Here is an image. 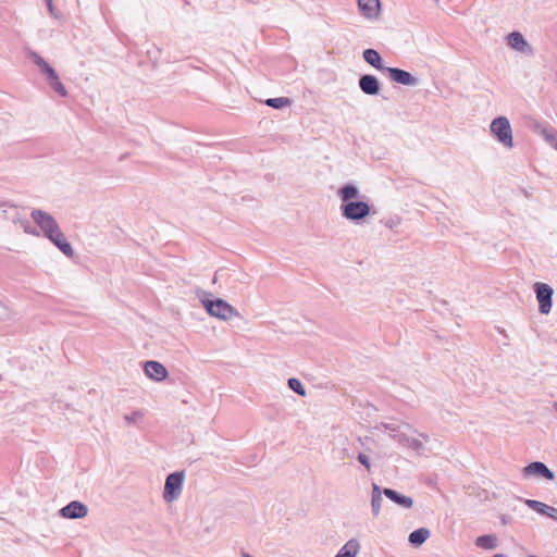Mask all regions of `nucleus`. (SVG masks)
I'll use <instances>...</instances> for the list:
<instances>
[{
	"mask_svg": "<svg viewBox=\"0 0 557 557\" xmlns=\"http://www.w3.org/2000/svg\"><path fill=\"white\" fill-rule=\"evenodd\" d=\"M491 133L497 138V140L503 144L506 148L513 147L512 140V129L510 126V122L506 116H497L495 117L491 125Z\"/></svg>",
	"mask_w": 557,
	"mask_h": 557,
	"instance_id": "obj_1",
	"label": "nucleus"
},
{
	"mask_svg": "<svg viewBox=\"0 0 557 557\" xmlns=\"http://www.w3.org/2000/svg\"><path fill=\"white\" fill-rule=\"evenodd\" d=\"M341 213L348 221L358 222L367 218L371 212V207L362 200H354L341 203Z\"/></svg>",
	"mask_w": 557,
	"mask_h": 557,
	"instance_id": "obj_2",
	"label": "nucleus"
},
{
	"mask_svg": "<svg viewBox=\"0 0 557 557\" xmlns=\"http://www.w3.org/2000/svg\"><path fill=\"white\" fill-rule=\"evenodd\" d=\"M202 305L210 315L219 318L224 321H227L233 317L238 315L236 309H234L228 302L221 298L214 300L203 299Z\"/></svg>",
	"mask_w": 557,
	"mask_h": 557,
	"instance_id": "obj_3",
	"label": "nucleus"
},
{
	"mask_svg": "<svg viewBox=\"0 0 557 557\" xmlns=\"http://www.w3.org/2000/svg\"><path fill=\"white\" fill-rule=\"evenodd\" d=\"M184 479L185 474L183 471H175L166 476L163 491V498L166 502H173L181 496Z\"/></svg>",
	"mask_w": 557,
	"mask_h": 557,
	"instance_id": "obj_4",
	"label": "nucleus"
},
{
	"mask_svg": "<svg viewBox=\"0 0 557 557\" xmlns=\"http://www.w3.org/2000/svg\"><path fill=\"white\" fill-rule=\"evenodd\" d=\"M30 216L47 237L53 235L60 228L54 218L46 211L34 209Z\"/></svg>",
	"mask_w": 557,
	"mask_h": 557,
	"instance_id": "obj_5",
	"label": "nucleus"
},
{
	"mask_svg": "<svg viewBox=\"0 0 557 557\" xmlns=\"http://www.w3.org/2000/svg\"><path fill=\"white\" fill-rule=\"evenodd\" d=\"M533 288L539 301V311L542 314L549 313L553 305V288L548 284L541 282L535 283Z\"/></svg>",
	"mask_w": 557,
	"mask_h": 557,
	"instance_id": "obj_6",
	"label": "nucleus"
},
{
	"mask_svg": "<svg viewBox=\"0 0 557 557\" xmlns=\"http://www.w3.org/2000/svg\"><path fill=\"white\" fill-rule=\"evenodd\" d=\"M522 474L524 478L536 476L548 481H553L555 479L554 472L542 461L530 462L522 469Z\"/></svg>",
	"mask_w": 557,
	"mask_h": 557,
	"instance_id": "obj_7",
	"label": "nucleus"
},
{
	"mask_svg": "<svg viewBox=\"0 0 557 557\" xmlns=\"http://www.w3.org/2000/svg\"><path fill=\"white\" fill-rule=\"evenodd\" d=\"M88 508L79 500H72L59 510V515L66 519H81L86 517Z\"/></svg>",
	"mask_w": 557,
	"mask_h": 557,
	"instance_id": "obj_8",
	"label": "nucleus"
},
{
	"mask_svg": "<svg viewBox=\"0 0 557 557\" xmlns=\"http://www.w3.org/2000/svg\"><path fill=\"white\" fill-rule=\"evenodd\" d=\"M386 72L389 78L397 84L405 86H417L419 84V79L408 71L388 66L386 67Z\"/></svg>",
	"mask_w": 557,
	"mask_h": 557,
	"instance_id": "obj_9",
	"label": "nucleus"
},
{
	"mask_svg": "<svg viewBox=\"0 0 557 557\" xmlns=\"http://www.w3.org/2000/svg\"><path fill=\"white\" fill-rule=\"evenodd\" d=\"M358 86L360 90L368 96H376L381 90V83L372 74H363L359 77Z\"/></svg>",
	"mask_w": 557,
	"mask_h": 557,
	"instance_id": "obj_10",
	"label": "nucleus"
},
{
	"mask_svg": "<svg viewBox=\"0 0 557 557\" xmlns=\"http://www.w3.org/2000/svg\"><path fill=\"white\" fill-rule=\"evenodd\" d=\"M144 370L146 375L157 382L165 380L169 375L166 368L159 361L149 360L145 363Z\"/></svg>",
	"mask_w": 557,
	"mask_h": 557,
	"instance_id": "obj_11",
	"label": "nucleus"
},
{
	"mask_svg": "<svg viewBox=\"0 0 557 557\" xmlns=\"http://www.w3.org/2000/svg\"><path fill=\"white\" fill-rule=\"evenodd\" d=\"M358 8L362 16L372 20L379 17L381 2L380 0H358Z\"/></svg>",
	"mask_w": 557,
	"mask_h": 557,
	"instance_id": "obj_12",
	"label": "nucleus"
},
{
	"mask_svg": "<svg viewBox=\"0 0 557 557\" xmlns=\"http://www.w3.org/2000/svg\"><path fill=\"white\" fill-rule=\"evenodd\" d=\"M28 59H30L40 70V72L46 75L48 82L58 76L57 72L52 66H50L46 60L39 55L37 52L29 50L27 52Z\"/></svg>",
	"mask_w": 557,
	"mask_h": 557,
	"instance_id": "obj_13",
	"label": "nucleus"
},
{
	"mask_svg": "<svg viewBox=\"0 0 557 557\" xmlns=\"http://www.w3.org/2000/svg\"><path fill=\"white\" fill-rule=\"evenodd\" d=\"M525 505L537 513L549 517L557 521V508L535 499H527Z\"/></svg>",
	"mask_w": 557,
	"mask_h": 557,
	"instance_id": "obj_14",
	"label": "nucleus"
},
{
	"mask_svg": "<svg viewBox=\"0 0 557 557\" xmlns=\"http://www.w3.org/2000/svg\"><path fill=\"white\" fill-rule=\"evenodd\" d=\"M66 257L72 258L74 256V249L67 242L64 234L59 228L53 235L48 237Z\"/></svg>",
	"mask_w": 557,
	"mask_h": 557,
	"instance_id": "obj_15",
	"label": "nucleus"
},
{
	"mask_svg": "<svg viewBox=\"0 0 557 557\" xmlns=\"http://www.w3.org/2000/svg\"><path fill=\"white\" fill-rule=\"evenodd\" d=\"M383 494L393 503L397 504L403 508H411L413 505V499L411 497L403 495L393 488H383Z\"/></svg>",
	"mask_w": 557,
	"mask_h": 557,
	"instance_id": "obj_16",
	"label": "nucleus"
},
{
	"mask_svg": "<svg viewBox=\"0 0 557 557\" xmlns=\"http://www.w3.org/2000/svg\"><path fill=\"white\" fill-rule=\"evenodd\" d=\"M532 127L549 146L557 150V132L553 127L543 126L539 122H535Z\"/></svg>",
	"mask_w": 557,
	"mask_h": 557,
	"instance_id": "obj_17",
	"label": "nucleus"
},
{
	"mask_svg": "<svg viewBox=\"0 0 557 557\" xmlns=\"http://www.w3.org/2000/svg\"><path fill=\"white\" fill-rule=\"evenodd\" d=\"M362 57H363V60L370 64L371 66H373L374 69L379 70V71H384L386 72V67L384 64H383V60H382V57L380 55V53L375 50V49H372V48H368L366 49L363 52H362Z\"/></svg>",
	"mask_w": 557,
	"mask_h": 557,
	"instance_id": "obj_18",
	"label": "nucleus"
},
{
	"mask_svg": "<svg viewBox=\"0 0 557 557\" xmlns=\"http://www.w3.org/2000/svg\"><path fill=\"white\" fill-rule=\"evenodd\" d=\"M338 197L342 201V203H346L349 201H354L359 196V189L354 184H345L342 187H339Z\"/></svg>",
	"mask_w": 557,
	"mask_h": 557,
	"instance_id": "obj_19",
	"label": "nucleus"
},
{
	"mask_svg": "<svg viewBox=\"0 0 557 557\" xmlns=\"http://www.w3.org/2000/svg\"><path fill=\"white\" fill-rule=\"evenodd\" d=\"M507 44L512 49L524 52L527 48H529V45L521 33L519 32H512L507 36Z\"/></svg>",
	"mask_w": 557,
	"mask_h": 557,
	"instance_id": "obj_20",
	"label": "nucleus"
},
{
	"mask_svg": "<svg viewBox=\"0 0 557 557\" xmlns=\"http://www.w3.org/2000/svg\"><path fill=\"white\" fill-rule=\"evenodd\" d=\"M360 550V543L356 539H350L338 550L335 557H356Z\"/></svg>",
	"mask_w": 557,
	"mask_h": 557,
	"instance_id": "obj_21",
	"label": "nucleus"
},
{
	"mask_svg": "<svg viewBox=\"0 0 557 557\" xmlns=\"http://www.w3.org/2000/svg\"><path fill=\"white\" fill-rule=\"evenodd\" d=\"M383 490L375 483L372 484L371 509L374 517H377L382 507Z\"/></svg>",
	"mask_w": 557,
	"mask_h": 557,
	"instance_id": "obj_22",
	"label": "nucleus"
},
{
	"mask_svg": "<svg viewBox=\"0 0 557 557\" xmlns=\"http://www.w3.org/2000/svg\"><path fill=\"white\" fill-rule=\"evenodd\" d=\"M430 536V531L426 528H419L409 534L408 541L413 546L422 545Z\"/></svg>",
	"mask_w": 557,
	"mask_h": 557,
	"instance_id": "obj_23",
	"label": "nucleus"
},
{
	"mask_svg": "<svg viewBox=\"0 0 557 557\" xmlns=\"http://www.w3.org/2000/svg\"><path fill=\"white\" fill-rule=\"evenodd\" d=\"M475 545L483 549H494L497 547V539L491 534L481 535L476 537Z\"/></svg>",
	"mask_w": 557,
	"mask_h": 557,
	"instance_id": "obj_24",
	"label": "nucleus"
},
{
	"mask_svg": "<svg viewBox=\"0 0 557 557\" xmlns=\"http://www.w3.org/2000/svg\"><path fill=\"white\" fill-rule=\"evenodd\" d=\"M264 103L273 109H283L290 106L292 100L287 97L269 98Z\"/></svg>",
	"mask_w": 557,
	"mask_h": 557,
	"instance_id": "obj_25",
	"label": "nucleus"
},
{
	"mask_svg": "<svg viewBox=\"0 0 557 557\" xmlns=\"http://www.w3.org/2000/svg\"><path fill=\"white\" fill-rule=\"evenodd\" d=\"M287 385L297 395L306 396V389H305L302 383L298 379H296V377L288 379Z\"/></svg>",
	"mask_w": 557,
	"mask_h": 557,
	"instance_id": "obj_26",
	"label": "nucleus"
},
{
	"mask_svg": "<svg viewBox=\"0 0 557 557\" xmlns=\"http://www.w3.org/2000/svg\"><path fill=\"white\" fill-rule=\"evenodd\" d=\"M49 85L59 96H67V90L65 89L64 85L60 82L59 76H55V78L50 79Z\"/></svg>",
	"mask_w": 557,
	"mask_h": 557,
	"instance_id": "obj_27",
	"label": "nucleus"
},
{
	"mask_svg": "<svg viewBox=\"0 0 557 557\" xmlns=\"http://www.w3.org/2000/svg\"><path fill=\"white\" fill-rule=\"evenodd\" d=\"M141 417H143V413L140 411H134L132 414H126L124 417V420L127 422V424H132V423H135Z\"/></svg>",
	"mask_w": 557,
	"mask_h": 557,
	"instance_id": "obj_28",
	"label": "nucleus"
},
{
	"mask_svg": "<svg viewBox=\"0 0 557 557\" xmlns=\"http://www.w3.org/2000/svg\"><path fill=\"white\" fill-rule=\"evenodd\" d=\"M46 2V5H47V9L50 13V15L54 18H59L60 17V13L55 10L54 5H53V1L52 0H45Z\"/></svg>",
	"mask_w": 557,
	"mask_h": 557,
	"instance_id": "obj_29",
	"label": "nucleus"
},
{
	"mask_svg": "<svg viewBox=\"0 0 557 557\" xmlns=\"http://www.w3.org/2000/svg\"><path fill=\"white\" fill-rule=\"evenodd\" d=\"M357 459H358V461H359L362 466H364V467H366V469H367L368 471H370V469H371L370 460H369V457H368L366 454L360 453V454L358 455Z\"/></svg>",
	"mask_w": 557,
	"mask_h": 557,
	"instance_id": "obj_30",
	"label": "nucleus"
},
{
	"mask_svg": "<svg viewBox=\"0 0 557 557\" xmlns=\"http://www.w3.org/2000/svg\"><path fill=\"white\" fill-rule=\"evenodd\" d=\"M409 446L412 449L419 450L422 447V443L419 440H411Z\"/></svg>",
	"mask_w": 557,
	"mask_h": 557,
	"instance_id": "obj_31",
	"label": "nucleus"
},
{
	"mask_svg": "<svg viewBox=\"0 0 557 557\" xmlns=\"http://www.w3.org/2000/svg\"><path fill=\"white\" fill-rule=\"evenodd\" d=\"M508 520H509V517H508V516H506V515H503V516H502V522H503V524H506V523L508 522Z\"/></svg>",
	"mask_w": 557,
	"mask_h": 557,
	"instance_id": "obj_32",
	"label": "nucleus"
},
{
	"mask_svg": "<svg viewBox=\"0 0 557 557\" xmlns=\"http://www.w3.org/2000/svg\"><path fill=\"white\" fill-rule=\"evenodd\" d=\"M493 557H508V556H506L505 554H496Z\"/></svg>",
	"mask_w": 557,
	"mask_h": 557,
	"instance_id": "obj_33",
	"label": "nucleus"
},
{
	"mask_svg": "<svg viewBox=\"0 0 557 557\" xmlns=\"http://www.w3.org/2000/svg\"><path fill=\"white\" fill-rule=\"evenodd\" d=\"M242 556H243V557H252L251 555H249L248 553H245V552H244V553H242Z\"/></svg>",
	"mask_w": 557,
	"mask_h": 557,
	"instance_id": "obj_34",
	"label": "nucleus"
},
{
	"mask_svg": "<svg viewBox=\"0 0 557 557\" xmlns=\"http://www.w3.org/2000/svg\"><path fill=\"white\" fill-rule=\"evenodd\" d=\"M386 429H388L389 431H395V429H394V428H392V426H387V425H386Z\"/></svg>",
	"mask_w": 557,
	"mask_h": 557,
	"instance_id": "obj_35",
	"label": "nucleus"
},
{
	"mask_svg": "<svg viewBox=\"0 0 557 557\" xmlns=\"http://www.w3.org/2000/svg\"><path fill=\"white\" fill-rule=\"evenodd\" d=\"M421 436H422L424 440H428V438H429V436H428V435H425V434H421Z\"/></svg>",
	"mask_w": 557,
	"mask_h": 557,
	"instance_id": "obj_36",
	"label": "nucleus"
},
{
	"mask_svg": "<svg viewBox=\"0 0 557 557\" xmlns=\"http://www.w3.org/2000/svg\"><path fill=\"white\" fill-rule=\"evenodd\" d=\"M553 407L557 411V403H554Z\"/></svg>",
	"mask_w": 557,
	"mask_h": 557,
	"instance_id": "obj_37",
	"label": "nucleus"
},
{
	"mask_svg": "<svg viewBox=\"0 0 557 557\" xmlns=\"http://www.w3.org/2000/svg\"><path fill=\"white\" fill-rule=\"evenodd\" d=\"M436 3H438L440 0H434Z\"/></svg>",
	"mask_w": 557,
	"mask_h": 557,
	"instance_id": "obj_38",
	"label": "nucleus"
}]
</instances>
